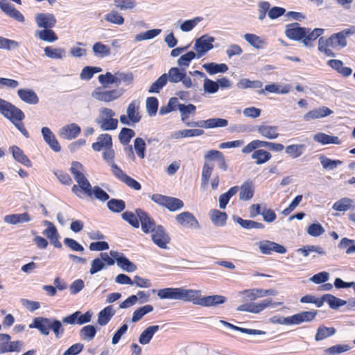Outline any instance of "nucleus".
Returning <instances> with one entry per match:
<instances>
[{
  "mask_svg": "<svg viewBox=\"0 0 355 355\" xmlns=\"http://www.w3.org/2000/svg\"><path fill=\"white\" fill-rule=\"evenodd\" d=\"M115 112L110 108L101 107L98 110V115L95 119L101 130L110 131L116 130L118 127V119L114 118Z\"/></svg>",
  "mask_w": 355,
  "mask_h": 355,
  "instance_id": "nucleus-1",
  "label": "nucleus"
},
{
  "mask_svg": "<svg viewBox=\"0 0 355 355\" xmlns=\"http://www.w3.org/2000/svg\"><path fill=\"white\" fill-rule=\"evenodd\" d=\"M70 171L73 178L78 184L79 187L83 190L87 196H92V185L85 176V169L83 166L78 162H73L71 164Z\"/></svg>",
  "mask_w": 355,
  "mask_h": 355,
  "instance_id": "nucleus-2",
  "label": "nucleus"
},
{
  "mask_svg": "<svg viewBox=\"0 0 355 355\" xmlns=\"http://www.w3.org/2000/svg\"><path fill=\"white\" fill-rule=\"evenodd\" d=\"M355 34V26L344 29L338 33L332 34L329 38L325 39L327 44L335 49H340L347 46V39Z\"/></svg>",
  "mask_w": 355,
  "mask_h": 355,
  "instance_id": "nucleus-3",
  "label": "nucleus"
},
{
  "mask_svg": "<svg viewBox=\"0 0 355 355\" xmlns=\"http://www.w3.org/2000/svg\"><path fill=\"white\" fill-rule=\"evenodd\" d=\"M0 113L12 123L22 121L25 115L24 112L11 103L0 98Z\"/></svg>",
  "mask_w": 355,
  "mask_h": 355,
  "instance_id": "nucleus-4",
  "label": "nucleus"
},
{
  "mask_svg": "<svg viewBox=\"0 0 355 355\" xmlns=\"http://www.w3.org/2000/svg\"><path fill=\"white\" fill-rule=\"evenodd\" d=\"M141 115L140 113L139 102L132 101L126 108V114L120 116V122L126 125H132L140 121Z\"/></svg>",
  "mask_w": 355,
  "mask_h": 355,
  "instance_id": "nucleus-5",
  "label": "nucleus"
},
{
  "mask_svg": "<svg viewBox=\"0 0 355 355\" xmlns=\"http://www.w3.org/2000/svg\"><path fill=\"white\" fill-rule=\"evenodd\" d=\"M151 199L155 203L164 207L170 211H175L184 207V202L179 198L161 194H153Z\"/></svg>",
  "mask_w": 355,
  "mask_h": 355,
  "instance_id": "nucleus-6",
  "label": "nucleus"
},
{
  "mask_svg": "<svg viewBox=\"0 0 355 355\" xmlns=\"http://www.w3.org/2000/svg\"><path fill=\"white\" fill-rule=\"evenodd\" d=\"M123 93L122 89L107 90L105 87H98L92 92V96L98 101L110 103L118 99Z\"/></svg>",
  "mask_w": 355,
  "mask_h": 355,
  "instance_id": "nucleus-7",
  "label": "nucleus"
},
{
  "mask_svg": "<svg viewBox=\"0 0 355 355\" xmlns=\"http://www.w3.org/2000/svg\"><path fill=\"white\" fill-rule=\"evenodd\" d=\"M263 147L268 148L269 150L275 152H281L284 148V145L282 144L272 143L270 141L256 139L252 141L245 146H244L242 149V153L244 154H248L257 148Z\"/></svg>",
  "mask_w": 355,
  "mask_h": 355,
  "instance_id": "nucleus-8",
  "label": "nucleus"
},
{
  "mask_svg": "<svg viewBox=\"0 0 355 355\" xmlns=\"http://www.w3.org/2000/svg\"><path fill=\"white\" fill-rule=\"evenodd\" d=\"M112 173L118 180L123 182L128 187L135 191L141 189V184L137 180L128 175L116 164H112Z\"/></svg>",
  "mask_w": 355,
  "mask_h": 355,
  "instance_id": "nucleus-9",
  "label": "nucleus"
},
{
  "mask_svg": "<svg viewBox=\"0 0 355 355\" xmlns=\"http://www.w3.org/2000/svg\"><path fill=\"white\" fill-rule=\"evenodd\" d=\"M214 41V38L208 35H203L196 40L193 49L196 51L197 58H201L213 49Z\"/></svg>",
  "mask_w": 355,
  "mask_h": 355,
  "instance_id": "nucleus-10",
  "label": "nucleus"
},
{
  "mask_svg": "<svg viewBox=\"0 0 355 355\" xmlns=\"http://www.w3.org/2000/svg\"><path fill=\"white\" fill-rule=\"evenodd\" d=\"M228 125V121L221 118H211L199 121H192V123H186L189 127H199L205 129L224 128Z\"/></svg>",
  "mask_w": 355,
  "mask_h": 355,
  "instance_id": "nucleus-11",
  "label": "nucleus"
},
{
  "mask_svg": "<svg viewBox=\"0 0 355 355\" xmlns=\"http://www.w3.org/2000/svg\"><path fill=\"white\" fill-rule=\"evenodd\" d=\"M151 239L153 243L162 249H166L171 241L168 234L160 225L151 232Z\"/></svg>",
  "mask_w": 355,
  "mask_h": 355,
  "instance_id": "nucleus-12",
  "label": "nucleus"
},
{
  "mask_svg": "<svg viewBox=\"0 0 355 355\" xmlns=\"http://www.w3.org/2000/svg\"><path fill=\"white\" fill-rule=\"evenodd\" d=\"M176 222L182 227L198 230L200 224L196 218L189 211H183L175 216Z\"/></svg>",
  "mask_w": 355,
  "mask_h": 355,
  "instance_id": "nucleus-13",
  "label": "nucleus"
},
{
  "mask_svg": "<svg viewBox=\"0 0 355 355\" xmlns=\"http://www.w3.org/2000/svg\"><path fill=\"white\" fill-rule=\"evenodd\" d=\"M92 315L93 313L90 311H88L83 314L81 313L80 311H77L69 315L63 317L62 321L64 324H78L81 325L89 322L92 320Z\"/></svg>",
  "mask_w": 355,
  "mask_h": 355,
  "instance_id": "nucleus-14",
  "label": "nucleus"
},
{
  "mask_svg": "<svg viewBox=\"0 0 355 355\" xmlns=\"http://www.w3.org/2000/svg\"><path fill=\"white\" fill-rule=\"evenodd\" d=\"M260 252L263 254H270L272 252L279 254H284L286 252V249L284 246L268 240L261 241L256 243Z\"/></svg>",
  "mask_w": 355,
  "mask_h": 355,
  "instance_id": "nucleus-15",
  "label": "nucleus"
},
{
  "mask_svg": "<svg viewBox=\"0 0 355 355\" xmlns=\"http://www.w3.org/2000/svg\"><path fill=\"white\" fill-rule=\"evenodd\" d=\"M81 132L80 127L76 123H72L64 125L58 132L59 137L67 140L76 139Z\"/></svg>",
  "mask_w": 355,
  "mask_h": 355,
  "instance_id": "nucleus-16",
  "label": "nucleus"
},
{
  "mask_svg": "<svg viewBox=\"0 0 355 355\" xmlns=\"http://www.w3.org/2000/svg\"><path fill=\"white\" fill-rule=\"evenodd\" d=\"M285 35L292 40H303L306 35V28L300 26L298 23H292L286 25Z\"/></svg>",
  "mask_w": 355,
  "mask_h": 355,
  "instance_id": "nucleus-17",
  "label": "nucleus"
},
{
  "mask_svg": "<svg viewBox=\"0 0 355 355\" xmlns=\"http://www.w3.org/2000/svg\"><path fill=\"white\" fill-rule=\"evenodd\" d=\"M44 225L46 228L43 231V234L46 236L49 240L51 243L57 248L62 247V243L60 242V235L57 230L56 227L50 221L44 220Z\"/></svg>",
  "mask_w": 355,
  "mask_h": 355,
  "instance_id": "nucleus-18",
  "label": "nucleus"
},
{
  "mask_svg": "<svg viewBox=\"0 0 355 355\" xmlns=\"http://www.w3.org/2000/svg\"><path fill=\"white\" fill-rule=\"evenodd\" d=\"M201 294L202 291L200 290L180 287L179 300L190 302L193 304L199 305Z\"/></svg>",
  "mask_w": 355,
  "mask_h": 355,
  "instance_id": "nucleus-19",
  "label": "nucleus"
},
{
  "mask_svg": "<svg viewBox=\"0 0 355 355\" xmlns=\"http://www.w3.org/2000/svg\"><path fill=\"white\" fill-rule=\"evenodd\" d=\"M137 212L138 213L139 220L141 222V230L144 233H151L158 227V225H156L155 220L144 211L138 209H137Z\"/></svg>",
  "mask_w": 355,
  "mask_h": 355,
  "instance_id": "nucleus-20",
  "label": "nucleus"
},
{
  "mask_svg": "<svg viewBox=\"0 0 355 355\" xmlns=\"http://www.w3.org/2000/svg\"><path fill=\"white\" fill-rule=\"evenodd\" d=\"M41 133L44 141L51 149L57 153L61 150V146L58 139L49 128L43 127L41 130Z\"/></svg>",
  "mask_w": 355,
  "mask_h": 355,
  "instance_id": "nucleus-21",
  "label": "nucleus"
},
{
  "mask_svg": "<svg viewBox=\"0 0 355 355\" xmlns=\"http://www.w3.org/2000/svg\"><path fill=\"white\" fill-rule=\"evenodd\" d=\"M35 22L39 28H52L56 24V19L51 13H39L35 16Z\"/></svg>",
  "mask_w": 355,
  "mask_h": 355,
  "instance_id": "nucleus-22",
  "label": "nucleus"
},
{
  "mask_svg": "<svg viewBox=\"0 0 355 355\" xmlns=\"http://www.w3.org/2000/svg\"><path fill=\"white\" fill-rule=\"evenodd\" d=\"M0 8L6 15L16 21L19 22L24 21L23 15L6 0H0Z\"/></svg>",
  "mask_w": 355,
  "mask_h": 355,
  "instance_id": "nucleus-23",
  "label": "nucleus"
},
{
  "mask_svg": "<svg viewBox=\"0 0 355 355\" xmlns=\"http://www.w3.org/2000/svg\"><path fill=\"white\" fill-rule=\"evenodd\" d=\"M257 132L268 139H275L279 137L278 127L266 123L257 126Z\"/></svg>",
  "mask_w": 355,
  "mask_h": 355,
  "instance_id": "nucleus-24",
  "label": "nucleus"
},
{
  "mask_svg": "<svg viewBox=\"0 0 355 355\" xmlns=\"http://www.w3.org/2000/svg\"><path fill=\"white\" fill-rule=\"evenodd\" d=\"M243 293L250 300H254L259 297H263L267 295L275 296L278 294V291L275 289H262L254 288L251 290H245Z\"/></svg>",
  "mask_w": 355,
  "mask_h": 355,
  "instance_id": "nucleus-25",
  "label": "nucleus"
},
{
  "mask_svg": "<svg viewBox=\"0 0 355 355\" xmlns=\"http://www.w3.org/2000/svg\"><path fill=\"white\" fill-rule=\"evenodd\" d=\"M19 98L29 105H36L39 103V97L36 92L31 89H19L17 90Z\"/></svg>",
  "mask_w": 355,
  "mask_h": 355,
  "instance_id": "nucleus-26",
  "label": "nucleus"
},
{
  "mask_svg": "<svg viewBox=\"0 0 355 355\" xmlns=\"http://www.w3.org/2000/svg\"><path fill=\"white\" fill-rule=\"evenodd\" d=\"M49 322L50 318L37 317L35 318L33 322L29 324V328L37 329L41 334L48 336L49 334Z\"/></svg>",
  "mask_w": 355,
  "mask_h": 355,
  "instance_id": "nucleus-27",
  "label": "nucleus"
},
{
  "mask_svg": "<svg viewBox=\"0 0 355 355\" xmlns=\"http://www.w3.org/2000/svg\"><path fill=\"white\" fill-rule=\"evenodd\" d=\"M333 111L325 106L313 109L304 115V119L309 121L312 119H320L331 115Z\"/></svg>",
  "mask_w": 355,
  "mask_h": 355,
  "instance_id": "nucleus-28",
  "label": "nucleus"
},
{
  "mask_svg": "<svg viewBox=\"0 0 355 355\" xmlns=\"http://www.w3.org/2000/svg\"><path fill=\"white\" fill-rule=\"evenodd\" d=\"M226 302V297L220 295L202 297L201 295L199 305L202 306H216Z\"/></svg>",
  "mask_w": 355,
  "mask_h": 355,
  "instance_id": "nucleus-29",
  "label": "nucleus"
},
{
  "mask_svg": "<svg viewBox=\"0 0 355 355\" xmlns=\"http://www.w3.org/2000/svg\"><path fill=\"white\" fill-rule=\"evenodd\" d=\"M317 311H302L291 316L292 324H300L302 322L312 321L316 316Z\"/></svg>",
  "mask_w": 355,
  "mask_h": 355,
  "instance_id": "nucleus-30",
  "label": "nucleus"
},
{
  "mask_svg": "<svg viewBox=\"0 0 355 355\" xmlns=\"http://www.w3.org/2000/svg\"><path fill=\"white\" fill-rule=\"evenodd\" d=\"M109 147H112V137L109 134H101L96 141L93 143L92 148L94 151L99 152Z\"/></svg>",
  "mask_w": 355,
  "mask_h": 355,
  "instance_id": "nucleus-31",
  "label": "nucleus"
},
{
  "mask_svg": "<svg viewBox=\"0 0 355 355\" xmlns=\"http://www.w3.org/2000/svg\"><path fill=\"white\" fill-rule=\"evenodd\" d=\"M32 220L31 216L26 212L22 214H8L4 216L3 221L10 225L28 223Z\"/></svg>",
  "mask_w": 355,
  "mask_h": 355,
  "instance_id": "nucleus-32",
  "label": "nucleus"
},
{
  "mask_svg": "<svg viewBox=\"0 0 355 355\" xmlns=\"http://www.w3.org/2000/svg\"><path fill=\"white\" fill-rule=\"evenodd\" d=\"M313 139L314 141L320 143L322 145L327 144H341V140L336 136L329 135L323 132H317L313 135Z\"/></svg>",
  "mask_w": 355,
  "mask_h": 355,
  "instance_id": "nucleus-33",
  "label": "nucleus"
},
{
  "mask_svg": "<svg viewBox=\"0 0 355 355\" xmlns=\"http://www.w3.org/2000/svg\"><path fill=\"white\" fill-rule=\"evenodd\" d=\"M9 151L12 153L13 158L20 164L30 167L32 166L31 160L24 154L23 150L17 146H12L9 148Z\"/></svg>",
  "mask_w": 355,
  "mask_h": 355,
  "instance_id": "nucleus-34",
  "label": "nucleus"
},
{
  "mask_svg": "<svg viewBox=\"0 0 355 355\" xmlns=\"http://www.w3.org/2000/svg\"><path fill=\"white\" fill-rule=\"evenodd\" d=\"M332 209L338 211H346L349 209H354L355 203L353 199L345 197L334 202Z\"/></svg>",
  "mask_w": 355,
  "mask_h": 355,
  "instance_id": "nucleus-35",
  "label": "nucleus"
},
{
  "mask_svg": "<svg viewBox=\"0 0 355 355\" xmlns=\"http://www.w3.org/2000/svg\"><path fill=\"white\" fill-rule=\"evenodd\" d=\"M324 29L320 28H315L313 30H311L309 28H306V35L302 40V43L305 46H311V42L315 40L320 36L323 35Z\"/></svg>",
  "mask_w": 355,
  "mask_h": 355,
  "instance_id": "nucleus-36",
  "label": "nucleus"
},
{
  "mask_svg": "<svg viewBox=\"0 0 355 355\" xmlns=\"http://www.w3.org/2000/svg\"><path fill=\"white\" fill-rule=\"evenodd\" d=\"M243 38L250 45L257 49H263L267 44L265 39L253 33H246L243 35Z\"/></svg>",
  "mask_w": 355,
  "mask_h": 355,
  "instance_id": "nucleus-37",
  "label": "nucleus"
},
{
  "mask_svg": "<svg viewBox=\"0 0 355 355\" xmlns=\"http://www.w3.org/2000/svg\"><path fill=\"white\" fill-rule=\"evenodd\" d=\"M202 67L209 75L225 73L229 69L227 65L224 63L209 62L203 64Z\"/></svg>",
  "mask_w": 355,
  "mask_h": 355,
  "instance_id": "nucleus-38",
  "label": "nucleus"
},
{
  "mask_svg": "<svg viewBox=\"0 0 355 355\" xmlns=\"http://www.w3.org/2000/svg\"><path fill=\"white\" fill-rule=\"evenodd\" d=\"M157 296L161 300H179L180 288H166L157 291Z\"/></svg>",
  "mask_w": 355,
  "mask_h": 355,
  "instance_id": "nucleus-39",
  "label": "nucleus"
},
{
  "mask_svg": "<svg viewBox=\"0 0 355 355\" xmlns=\"http://www.w3.org/2000/svg\"><path fill=\"white\" fill-rule=\"evenodd\" d=\"M35 36L49 43L54 42L58 40L55 33L51 28H43L42 30L36 31Z\"/></svg>",
  "mask_w": 355,
  "mask_h": 355,
  "instance_id": "nucleus-40",
  "label": "nucleus"
},
{
  "mask_svg": "<svg viewBox=\"0 0 355 355\" xmlns=\"http://www.w3.org/2000/svg\"><path fill=\"white\" fill-rule=\"evenodd\" d=\"M204 134L202 129H185L173 132L171 137L173 139H178L186 137H193L201 136Z\"/></svg>",
  "mask_w": 355,
  "mask_h": 355,
  "instance_id": "nucleus-41",
  "label": "nucleus"
},
{
  "mask_svg": "<svg viewBox=\"0 0 355 355\" xmlns=\"http://www.w3.org/2000/svg\"><path fill=\"white\" fill-rule=\"evenodd\" d=\"M159 329V325L149 326L142 331L139 338V342L141 345L148 344L155 334Z\"/></svg>",
  "mask_w": 355,
  "mask_h": 355,
  "instance_id": "nucleus-42",
  "label": "nucleus"
},
{
  "mask_svg": "<svg viewBox=\"0 0 355 355\" xmlns=\"http://www.w3.org/2000/svg\"><path fill=\"white\" fill-rule=\"evenodd\" d=\"M115 314V311L112 306H107L101 310L98 314V323L101 326L106 325Z\"/></svg>",
  "mask_w": 355,
  "mask_h": 355,
  "instance_id": "nucleus-43",
  "label": "nucleus"
},
{
  "mask_svg": "<svg viewBox=\"0 0 355 355\" xmlns=\"http://www.w3.org/2000/svg\"><path fill=\"white\" fill-rule=\"evenodd\" d=\"M252 152L251 157L255 160V163L258 165L266 163L272 157L271 154L266 150L257 148Z\"/></svg>",
  "mask_w": 355,
  "mask_h": 355,
  "instance_id": "nucleus-44",
  "label": "nucleus"
},
{
  "mask_svg": "<svg viewBox=\"0 0 355 355\" xmlns=\"http://www.w3.org/2000/svg\"><path fill=\"white\" fill-rule=\"evenodd\" d=\"M254 187L252 182H245L241 187L239 198L241 200H249L254 195Z\"/></svg>",
  "mask_w": 355,
  "mask_h": 355,
  "instance_id": "nucleus-45",
  "label": "nucleus"
},
{
  "mask_svg": "<svg viewBox=\"0 0 355 355\" xmlns=\"http://www.w3.org/2000/svg\"><path fill=\"white\" fill-rule=\"evenodd\" d=\"M282 302H274L272 300H264L260 302L251 303L252 313H259L268 307H275L281 305Z\"/></svg>",
  "mask_w": 355,
  "mask_h": 355,
  "instance_id": "nucleus-46",
  "label": "nucleus"
},
{
  "mask_svg": "<svg viewBox=\"0 0 355 355\" xmlns=\"http://www.w3.org/2000/svg\"><path fill=\"white\" fill-rule=\"evenodd\" d=\"M336 333V330L334 327H327L324 325H320L314 336L315 341H321L324 340Z\"/></svg>",
  "mask_w": 355,
  "mask_h": 355,
  "instance_id": "nucleus-47",
  "label": "nucleus"
},
{
  "mask_svg": "<svg viewBox=\"0 0 355 355\" xmlns=\"http://www.w3.org/2000/svg\"><path fill=\"white\" fill-rule=\"evenodd\" d=\"M186 69L184 68L179 67H171L169 70L167 75L168 81L172 83H178L182 80V78L184 77V73Z\"/></svg>",
  "mask_w": 355,
  "mask_h": 355,
  "instance_id": "nucleus-48",
  "label": "nucleus"
},
{
  "mask_svg": "<svg viewBox=\"0 0 355 355\" xmlns=\"http://www.w3.org/2000/svg\"><path fill=\"white\" fill-rule=\"evenodd\" d=\"M296 252L301 254L304 257H308L311 252H316L320 255H325L326 252L319 245H307L298 248Z\"/></svg>",
  "mask_w": 355,
  "mask_h": 355,
  "instance_id": "nucleus-49",
  "label": "nucleus"
},
{
  "mask_svg": "<svg viewBox=\"0 0 355 355\" xmlns=\"http://www.w3.org/2000/svg\"><path fill=\"white\" fill-rule=\"evenodd\" d=\"M178 110L180 113L182 121L186 124V123H188L187 120L189 119V115L195 114L196 107L193 104H180L178 105Z\"/></svg>",
  "mask_w": 355,
  "mask_h": 355,
  "instance_id": "nucleus-50",
  "label": "nucleus"
},
{
  "mask_svg": "<svg viewBox=\"0 0 355 355\" xmlns=\"http://www.w3.org/2000/svg\"><path fill=\"white\" fill-rule=\"evenodd\" d=\"M219 322L231 329L236 330V331H240L243 334H247L249 335H265L266 334V332L263 331L239 327L235 326L231 323H229L225 320H220L219 321Z\"/></svg>",
  "mask_w": 355,
  "mask_h": 355,
  "instance_id": "nucleus-51",
  "label": "nucleus"
},
{
  "mask_svg": "<svg viewBox=\"0 0 355 355\" xmlns=\"http://www.w3.org/2000/svg\"><path fill=\"white\" fill-rule=\"evenodd\" d=\"M319 160L324 170H334L338 166H341L343 164L341 160L331 159L323 155H320L319 156Z\"/></svg>",
  "mask_w": 355,
  "mask_h": 355,
  "instance_id": "nucleus-52",
  "label": "nucleus"
},
{
  "mask_svg": "<svg viewBox=\"0 0 355 355\" xmlns=\"http://www.w3.org/2000/svg\"><path fill=\"white\" fill-rule=\"evenodd\" d=\"M304 150L305 145L304 144L288 145L285 148V153L293 159L300 157Z\"/></svg>",
  "mask_w": 355,
  "mask_h": 355,
  "instance_id": "nucleus-53",
  "label": "nucleus"
},
{
  "mask_svg": "<svg viewBox=\"0 0 355 355\" xmlns=\"http://www.w3.org/2000/svg\"><path fill=\"white\" fill-rule=\"evenodd\" d=\"M213 170L214 166L211 164L207 162L204 163L201 178V187L202 189H205L207 187Z\"/></svg>",
  "mask_w": 355,
  "mask_h": 355,
  "instance_id": "nucleus-54",
  "label": "nucleus"
},
{
  "mask_svg": "<svg viewBox=\"0 0 355 355\" xmlns=\"http://www.w3.org/2000/svg\"><path fill=\"white\" fill-rule=\"evenodd\" d=\"M80 337L83 340L91 341L96 334V329L93 325H86L80 330Z\"/></svg>",
  "mask_w": 355,
  "mask_h": 355,
  "instance_id": "nucleus-55",
  "label": "nucleus"
},
{
  "mask_svg": "<svg viewBox=\"0 0 355 355\" xmlns=\"http://www.w3.org/2000/svg\"><path fill=\"white\" fill-rule=\"evenodd\" d=\"M92 51L96 56L104 58L111 54V50L108 46L101 42H96L92 46Z\"/></svg>",
  "mask_w": 355,
  "mask_h": 355,
  "instance_id": "nucleus-56",
  "label": "nucleus"
},
{
  "mask_svg": "<svg viewBox=\"0 0 355 355\" xmlns=\"http://www.w3.org/2000/svg\"><path fill=\"white\" fill-rule=\"evenodd\" d=\"M44 51L45 55L51 59H62L66 55L65 50L62 48L46 46L44 48Z\"/></svg>",
  "mask_w": 355,
  "mask_h": 355,
  "instance_id": "nucleus-57",
  "label": "nucleus"
},
{
  "mask_svg": "<svg viewBox=\"0 0 355 355\" xmlns=\"http://www.w3.org/2000/svg\"><path fill=\"white\" fill-rule=\"evenodd\" d=\"M117 266L120 267L123 270L131 272H134L137 270L136 265L130 261L128 259H127L124 256L119 257V259H117Z\"/></svg>",
  "mask_w": 355,
  "mask_h": 355,
  "instance_id": "nucleus-58",
  "label": "nucleus"
},
{
  "mask_svg": "<svg viewBox=\"0 0 355 355\" xmlns=\"http://www.w3.org/2000/svg\"><path fill=\"white\" fill-rule=\"evenodd\" d=\"M162 32L161 29H150L146 32L137 34L135 37V42L151 40L159 35Z\"/></svg>",
  "mask_w": 355,
  "mask_h": 355,
  "instance_id": "nucleus-59",
  "label": "nucleus"
},
{
  "mask_svg": "<svg viewBox=\"0 0 355 355\" xmlns=\"http://www.w3.org/2000/svg\"><path fill=\"white\" fill-rule=\"evenodd\" d=\"M153 306L150 304L145 305L135 310L132 317V322H137L139 321L145 315L152 312Z\"/></svg>",
  "mask_w": 355,
  "mask_h": 355,
  "instance_id": "nucleus-60",
  "label": "nucleus"
},
{
  "mask_svg": "<svg viewBox=\"0 0 355 355\" xmlns=\"http://www.w3.org/2000/svg\"><path fill=\"white\" fill-rule=\"evenodd\" d=\"M168 78L166 73L162 74L156 81H155L148 89L149 93H158L166 85Z\"/></svg>",
  "mask_w": 355,
  "mask_h": 355,
  "instance_id": "nucleus-61",
  "label": "nucleus"
},
{
  "mask_svg": "<svg viewBox=\"0 0 355 355\" xmlns=\"http://www.w3.org/2000/svg\"><path fill=\"white\" fill-rule=\"evenodd\" d=\"M236 222L244 229H263L265 227L261 223L250 220H244L240 217L236 219Z\"/></svg>",
  "mask_w": 355,
  "mask_h": 355,
  "instance_id": "nucleus-62",
  "label": "nucleus"
},
{
  "mask_svg": "<svg viewBox=\"0 0 355 355\" xmlns=\"http://www.w3.org/2000/svg\"><path fill=\"white\" fill-rule=\"evenodd\" d=\"M122 218L135 228H138L139 227L140 220L137 210L135 211V213L131 211H125L123 213Z\"/></svg>",
  "mask_w": 355,
  "mask_h": 355,
  "instance_id": "nucleus-63",
  "label": "nucleus"
},
{
  "mask_svg": "<svg viewBox=\"0 0 355 355\" xmlns=\"http://www.w3.org/2000/svg\"><path fill=\"white\" fill-rule=\"evenodd\" d=\"M202 20V17H196L193 19L186 20L183 21L180 26V28L182 32H189L192 31L198 24Z\"/></svg>",
  "mask_w": 355,
  "mask_h": 355,
  "instance_id": "nucleus-64",
  "label": "nucleus"
}]
</instances>
